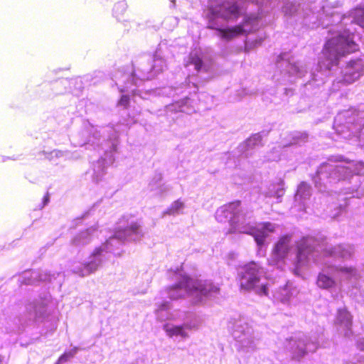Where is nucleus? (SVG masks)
<instances>
[{
	"label": "nucleus",
	"instance_id": "f257e3e1",
	"mask_svg": "<svg viewBox=\"0 0 364 364\" xmlns=\"http://www.w3.org/2000/svg\"><path fill=\"white\" fill-rule=\"evenodd\" d=\"M241 0H225L214 5L210 3L209 5V23L208 28L218 31V36L225 40H230L234 37L245 34L259 28V14H251L246 16L242 25L228 28H222L223 23L220 20L224 21H235L242 13Z\"/></svg>",
	"mask_w": 364,
	"mask_h": 364
},
{
	"label": "nucleus",
	"instance_id": "f03ea898",
	"mask_svg": "<svg viewBox=\"0 0 364 364\" xmlns=\"http://www.w3.org/2000/svg\"><path fill=\"white\" fill-rule=\"evenodd\" d=\"M240 202L237 200L220 207L215 212V219L220 223H230L228 233H244L252 235L262 251L265 239L270 232L274 231L275 225L272 223H264L257 228L252 218V213L243 210Z\"/></svg>",
	"mask_w": 364,
	"mask_h": 364
},
{
	"label": "nucleus",
	"instance_id": "7ed1b4c3",
	"mask_svg": "<svg viewBox=\"0 0 364 364\" xmlns=\"http://www.w3.org/2000/svg\"><path fill=\"white\" fill-rule=\"evenodd\" d=\"M125 227L115 232L104 244L96 248L84 264H74L72 271L80 276L86 277L95 272L107 259V254L112 252L115 248L126 240H136L143 236L142 229L138 223L131 220L127 221Z\"/></svg>",
	"mask_w": 364,
	"mask_h": 364
},
{
	"label": "nucleus",
	"instance_id": "20e7f679",
	"mask_svg": "<svg viewBox=\"0 0 364 364\" xmlns=\"http://www.w3.org/2000/svg\"><path fill=\"white\" fill-rule=\"evenodd\" d=\"M320 252L331 257L348 260L354 254V247L348 244L332 247L327 244L323 237H303L297 244L296 267L300 268L310 262H318L317 256Z\"/></svg>",
	"mask_w": 364,
	"mask_h": 364
},
{
	"label": "nucleus",
	"instance_id": "39448f33",
	"mask_svg": "<svg viewBox=\"0 0 364 364\" xmlns=\"http://www.w3.org/2000/svg\"><path fill=\"white\" fill-rule=\"evenodd\" d=\"M359 277L358 270L355 267L326 263L318 274L316 284L320 289L328 291L334 299H338L343 283L356 281Z\"/></svg>",
	"mask_w": 364,
	"mask_h": 364
},
{
	"label": "nucleus",
	"instance_id": "423d86ee",
	"mask_svg": "<svg viewBox=\"0 0 364 364\" xmlns=\"http://www.w3.org/2000/svg\"><path fill=\"white\" fill-rule=\"evenodd\" d=\"M219 291V287L211 282L193 280L186 275H181L178 283L168 289V296L172 300L189 296L194 304H198L205 298L215 297Z\"/></svg>",
	"mask_w": 364,
	"mask_h": 364
},
{
	"label": "nucleus",
	"instance_id": "0eeeda50",
	"mask_svg": "<svg viewBox=\"0 0 364 364\" xmlns=\"http://www.w3.org/2000/svg\"><path fill=\"white\" fill-rule=\"evenodd\" d=\"M353 173L364 174V164L361 161H348L346 165H336L327 162L320 166L314 181L316 187L323 192L331 184L345 181Z\"/></svg>",
	"mask_w": 364,
	"mask_h": 364
},
{
	"label": "nucleus",
	"instance_id": "6e6552de",
	"mask_svg": "<svg viewBox=\"0 0 364 364\" xmlns=\"http://www.w3.org/2000/svg\"><path fill=\"white\" fill-rule=\"evenodd\" d=\"M105 132H112V134L108 136V139L111 140L110 150L106 151L105 156L99 159L93 164V180L98 182L102 179L106 173L107 168L113 164L114 161L113 152L116 150L117 144L115 142L116 133L112 127L107 128H99L95 127H91L89 133L90 136L87 140L82 143H79L78 146H83L85 144L96 145L100 146L102 144V142L105 141Z\"/></svg>",
	"mask_w": 364,
	"mask_h": 364
},
{
	"label": "nucleus",
	"instance_id": "1a4fd4ad",
	"mask_svg": "<svg viewBox=\"0 0 364 364\" xmlns=\"http://www.w3.org/2000/svg\"><path fill=\"white\" fill-rule=\"evenodd\" d=\"M354 34L349 30H345L336 36L329 39L323 50L324 60L319 63L320 67L331 70L338 64V60L345 54L355 52L358 46L353 41Z\"/></svg>",
	"mask_w": 364,
	"mask_h": 364
},
{
	"label": "nucleus",
	"instance_id": "9d476101",
	"mask_svg": "<svg viewBox=\"0 0 364 364\" xmlns=\"http://www.w3.org/2000/svg\"><path fill=\"white\" fill-rule=\"evenodd\" d=\"M238 275L241 289L252 291L259 296L268 295V283L263 278L264 271L259 264L249 262L241 268Z\"/></svg>",
	"mask_w": 364,
	"mask_h": 364
},
{
	"label": "nucleus",
	"instance_id": "9b49d317",
	"mask_svg": "<svg viewBox=\"0 0 364 364\" xmlns=\"http://www.w3.org/2000/svg\"><path fill=\"white\" fill-rule=\"evenodd\" d=\"M333 127L344 139L357 136L364 127V105L358 110L352 109L338 113Z\"/></svg>",
	"mask_w": 364,
	"mask_h": 364
},
{
	"label": "nucleus",
	"instance_id": "f8f14e48",
	"mask_svg": "<svg viewBox=\"0 0 364 364\" xmlns=\"http://www.w3.org/2000/svg\"><path fill=\"white\" fill-rule=\"evenodd\" d=\"M232 336L235 341V347L238 352L250 353L257 349L259 340L257 334L244 319H239L234 322Z\"/></svg>",
	"mask_w": 364,
	"mask_h": 364
},
{
	"label": "nucleus",
	"instance_id": "ddd939ff",
	"mask_svg": "<svg viewBox=\"0 0 364 364\" xmlns=\"http://www.w3.org/2000/svg\"><path fill=\"white\" fill-rule=\"evenodd\" d=\"M153 62L154 64L152 65L151 68L148 66H141V68H138L137 70H136L132 76H127L126 75L122 73H117L114 76L116 79L118 77L117 75H121L126 78L129 77V80L125 83V85L123 86V87L119 88V91L121 92L130 91L134 95H139V91L135 89H132L131 86H138L141 81L151 79L157 73L163 71L164 69L166 67L164 60L160 57H158L157 55L154 56Z\"/></svg>",
	"mask_w": 364,
	"mask_h": 364
},
{
	"label": "nucleus",
	"instance_id": "4468645a",
	"mask_svg": "<svg viewBox=\"0 0 364 364\" xmlns=\"http://www.w3.org/2000/svg\"><path fill=\"white\" fill-rule=\"evenodd\" d=\"M319 337L299 334L287 340L285 348L292 360H299L308 353H314L319 346Z\"/></svg>",
	"mask_w": 364,
	"mask_h": 364
},
{
	"label": "nucleus",
	"instance_id": "2eb2a0df",
	"mask_svg": "<svg viewBox=\"0 0 364 364\" xmlns=\"http://www.w3.org/2000/svg\"><path fill=\"white\" fill-rule=\"evenodd\" d=\"M284 80L291 77H301L307 72L306 65L288 53L281 55L277 63Z\"/></svg>",
	"mask_w": 364,
	"mask_h": 364
},
{
	"label": "nucleus",
	"instance_id": "dca6fc26",
	"mask_svg": "<svg viewBox=\"0 0 364 364\" xmlns=\"http://www.w3.org/2000/svg\"><path fill=\"white\" fill-rule=\"evenodd\" d=\"M50 295H46L35 299L26 306V311L29 319L35 322H42L50 314Z\"/></svg>",
	"mask_w": 364,
	"mask_h": 364
},
{
	"label": "nucleus",
	"instance_id": "f3484780",
	"mask_svg": "<svg viewBox=\"0 0 364 364\" xmlns=\"http://www.w3.org/2000/svg\"><path fill=\"white\" fill-rule=\"evenodd\" d=\"M364 74V61L358 58L351 60L341 69L338 82L351 84L358 80Z\"/></svg>",
	"mask_w": 364,
	"mask_h": 364
},
{
	"label": "nucleus",
	"instance_id": "a211bd4d",
	"mask_svg": "<svg viewBox=\"0 0 364 364\" xmlns=\"http://www.w3.org/2000/svg\"><path fill=\"white\" fill-rule=\"evenodd\" d=\"M293 244L291 237L284 236L282 237L274 245L272 253L269 259L270 265H277L280 267L284 258L291 250Z\"/></svg>",
	"mask_w": 364,
	"mask_h": 364
},
{
	"label": "nucleus",
	"instance_id": "6ab92c4d",
	"mask_svg": "<svg viewBox=\"0 0 364 364\" xmlns=\"http://www.w3.org/2000/svg\"><path fill=\"white\" fill-rule=\"evenodd\" d=\"M352 318L351 314L345 307L338 309L335 323L337 331L346 338H350L353 335Z\"/></svg>",
	"mask_w": 364,
	"mask_h": 364
},
{
	"label": "nucleus",
	"instance_id": "aec40b11",
	"mask_svg": "<svg viewBox=\"0 0 364 364\" xmlns=\"http://www.w3.org/2000/svg\"><path fill=\"white\" fill-rule=\"evenodd\" d=\"M188 65L194 66L198 72H209L212 68V61L207 56L196 51L192 52L189 55Z\"/></svg>",
	"mask_w": 364,
	"mask_h": 364
},
{
	"label": "nucleus",
	"instance_id": "412c9836",
	"mask_svg": "<svg viewBox=\"0 0 364 364\" xmlns=\"http://www.w3.org/2000/svg\"><path fill=\"white\" fill-rule=\"evenodd\" d=\"M163 330L169 338H181L182 340L188 339L190 336L185 325H175L171 323H166L163 326Z\"/></svg>",
	"mask_w": 364,
	"mask_h": 364
},
{
	"label": "nucleus",
	"instance_id": "4be33fe9",
	"mask_svg": "<svg viewBox=\"0 0 364 364\" xmlns=\"http://www.w3.org/2000/svg\"><path fill=\"white\" fill-rule=\"evenodd\" d=\"M298 292L299 291L293 286L292 283L288 282L284 287L275 291L273 296L276 300L286 303L296 296Z\"/></svg>",
	"mask_w": 364,
	"mask_h": 364
},
{
	"label": "nucleus",
	"instance_id": "5701e85b",
	"mask_svg": "<svg viewBox=\"0 0 364 364\" xmlns=\"http://www.w3.org/2000/svg\"><path fill=\"white\" fill-rule=\"evenodd\" d=\"M170 309V303L164 301L158 306L156 309V318L160 321H176L179 317V312L174 311L169 313L168 311Z\"/></svg>",
	"mask_w": 364,
	"mask_h": 364
},
{
	"label": "nucleus",
	"instance_id": "b1692460",
	"mask_svg": "<svg viewBox=\"0 0 364 364\" xmlns=\"http://www.w3.org/2000/svg\"><path fill=\"white\" fill-rule=\"evenodd\" d=\"M95 229L91 228L82 231L76 235L72 240L73 245L77 247L82 246L88 244L91 239Z\"/></svg>",
	"mask_w": 364,
	"mask_h": 364
},
{
	"label": "nucleus",
	"instance_id": "393cba45",
	"mask_svg": "<svg viewBox=\"0 0 364 364\" xmlns=\"http://www.w3.org/2000/svg\"><path fill=\"white\" fill-rule=\"evenodd\" d=\"M190 99L186 97L181 100L180 102H176L172 105L168 106V109L170 111L181 112L187 114H191L194 112V109L189 105Z\"/></svg>",
	"mask_w": 364,
	"mask_h": 364
},
{
	"label": "nucleus",
	"instance_id": "a878e982",
	"mask_svg": "<svg viewBox=\"0 0 364 364\" xmlns=\"http://www.w3.org/2000/svg\"><path fill=\"white\" fill-rule=\"evenodd\" d=\"M352 21L364 28V4L358 6L349 12Z\"/></svg>",
	"mask_w": 364,
	"mask_h": 364
},
{
	"label": "nucleus",
	"instance_id": "bb28decb",
	"mask_svg": "<svg viewBox=\"0 0 364 364\" xmlns=\"http://www.w3.org/2000/svg\"><path fill=\"white\" fill-rule=\"evenodd\" d=\"M311 196V187L305 182L300 183L297 188L296 193L295 195V200L304 203V201L308 199Z\"/></svg>",
	"mask_w": 364,
	"mask_h": 364
},
{
	"label": "nucleus",
	"instance_id": "cd10ccee",
	"mask_svg": "<svg viewBox=\"0 0 364 364\" xmlns=\"http://www.w3.org/2000/svg\"><path fill=\"white\" fill-rule=\"evenodd\" d=\"M28 273H25V278H26V275ZM31 274V279H29L26 284H32L35 282V281H43L46 282L49 281L50 282L52 280V278L54 277V274L51 275L47 272H32L29 273Z\"/></svg>",
	"mask_w": 364,
	"mask_h": 364
},
{
	"label": "nucleus",
	"instance_id": "c85d7f7f",
	"mask_svg": "<svg viewBox=\"0 0 364 364\" xmlns=\"http://www.w3.org/2000/svg\"><path fill=\"white\" fill-rule=\"evenodd\" d=\"M185 208L184 203L180 200H176L171 203L170 207L164 212L163 215H176L183 213Z\"/></svg>",
	"mask_w": 364,
	"mask_h": 364
},
{
	"label": "nucleus",
	"instance_id": "c756f323",
	"mask_svg": "<svg viewBox=\"0 0 364 364\" xmlns=\"http://www.w3.org/2000/svg\"><path fill=\"white\" fill-rule=\"evenodd\" d=\"M262 141V136L260 134H255L250 136L246 140L245 144L242 145V149H245V151H248L250 149H254L255 146H259Z\"/></svg>",
	"mask_w": 364,
	"mask_h": 364
},
{
	"label": "nucleus",
	"instance_id": "7c9ffc66",
	"mask_svg": "<svg viewBox=\"0 0 364 364\" xmlns=\"http://www.w3.org/2000/svg\"><path fill=\"white\" fill-rule=\"evenodd\" d=\"M284 194V183L281 181L277 185H272L269 188V191L266 196L267 197H276L277 198H281Z\"/></svg>",
	"mask_w": 364,
	"mask_h": 364
},
{
	"label": "nucleus",
	"instance_id": "2f4dec72",
	"mask_svg": "<svg viewBox=\"0 0 364 364\" xmlns=\"http://www.w3.org/2000/svg\"><path fill=\"white\" fill-rule=\"evenodd\" d=\"M43 154L45 155V157L50 160V161H54L55 159H60V158H65L68 156V151H60V150H53L50 152H45L43 151Z\"/></svg>",
	"mask_w": 364,
	"mask_h": 364
},
{
	"label": "nucleus",
	"instance_id": "473e14b6",
	"mask_svg": "<svg viewBox=\"0 0 364 364\" xmlns=\"http://www.w3.org/2000/svg\"><path fill=\"white\" fill-rule=\"evenodd\" d=\"M77 352V348H74L71 349L70 351L65 352L58 358V360L55 364H63V363H66L70 358H73Z\"/></svg>",
	"mask_w": 364,
	"mask_h": 364
},
{
	"label": "nucleus",
	"instance_id": "72a5a7b5",
	"mask_svg": "<svg viewBox=\"0 0 364 364\" xmlns=\"http://www.w3.org/2000/svg\"><path fill=\"white\" fill-rule=\"evenodd\" d=\"M127 4L124 1H119L117 3L113 9V12L116 18H119L127 10Z\"/></svg>",
	"mask_w": 364,
	"mask_h": 364
},
{
	"label": "nucleus",
	"instance_id": "f704fd0d",
	"mask_svg": "<svg viewBox=\"0 0 364 364\" xmlns=\"http://www.w3.org/2000/svg\"><path fill=\"white\" fill-rule=\"evenodd\" d=\"M183 324L185 325L187 331L197 330L200 326V323L196 317L190 319L189 321H185Z\"/></svg>",
	"mask_w": 364,
	"mask_h": 364
},
{
	"label": "nucleus",
	"instance_id": "c9c22d12",
	"mask_svg": "<svg viewBox=\"0 0 364 364\" xmlns=\"http://www.w3.org/2000/svg\"><path fill=\"white\" fill-rule=\"evenodd\" d=\"M297 11V6L292 3L288 2L283 7V11L285 15L291 16L294 15Z\"/></svg>",
	"mask_w": 364,
	"mask_h": 364
},
{
	"label": "nucleus",
	"instance_id": "e433bc0d",
	"mask_svg": "<svg viewBox=\"0 0 364 364\" xmlns=\"http://www.w3.org/2000/svg\"><path fill=\"white\" fill-rule=\"evenodd\" d=\"M178 88H172V87H164L161 91L163 95H166L168 96H172L171 92H176Z\"/></svg>",
	"mask_w": 364,
	"mask_h": 364
},
{
	"label": "nucleus",
	"instance_id": "4c0bfd02",
	"mask_svg": "<svg viewBox=\"0 0 364 364\" xmlns=\"http://www.w3.org/2000/svg\"><path fill=\"white\" fill-rule=\"evenodd\" d=\"M129 96L127 95H124L122 96L120 100L119 101V105L123 107H127L129 103Z\"/></svg>",
	"mask_w": 364,
	"mask_h": 364
},
{
	"label": "nucleus",
	"instance_id": "58836bf2",
	"mask_svg": "<svg viewBox=\"0 0 364 364\" xmlns=\"http://www.w3.org/2000/svg\"><path fill=\"white\" fill-rule=\"evenodd\" d=\"M261 42H262V40L259 39V40H256L255 41H253L252 43H250V41L247 42L246 43V48L247 49H249V48H251L252 47H255V46H257L258 45H260L261 44Z\"/></svg>",
	"mask_w": 364,
	"mask_h": 364
},
{
	"label": "nucleus",
	"instance_id": "ea45409f",
	"mask_svg": "<svg viewBox=\"0 0 364 364\" xmlns=\"http://www.w3.org/2000/svg\"><path fill=\"white\" fill-rule=\"evenodd\" d=\"M344 209H345V206H343L342 205H339L336 209V213H333L331 215V217L333 218H338L341 214V213L344 210Z\"/></svg>",
	"mask_w": 364,
	"mask_h": 364
},
{
	"label": "nucleus",
	"instance_id": "a19ab883",
	"mask_svg": "<svg viewBox=\"0 0 364 364\" xmlns=\"http://www.w3.org/2000/svg\"><path fill=\"white\" fill-rule=\"evenodd\" d=\"M357 347L360 350L364 351V339H360L358 341Z\"/></svg>",
	"mask_w": 364,
	"mask_h": 364
},
{
	"label": "nucleus",
	"instance_id": "79ce46f5",
	"mask_svg": "<svg viewBox=\"0 0 364 364\" xmlns=\"http://www.w3.org/2000/svg\"><path fill=\"white\" fill-rule=\"evenodd\" d=\"M170 190V188L167 186H163L162 187H161V191H168Z\"/></svg>",
	"mask_w": 364,
	"mask_h": 364
},
{
	"label": "nucleus",
	"instance_id": "37998d69",
	"mask_svg": "<svg viewBox=\"0 0 364 364\" xmlns=\"http://www.w3.org/2000/svg\"><path fill=\"white\" fill-rule=\"evenodd\" d=\"M48 201H49V196H45L44 198H43V207L44 205H46L48 203Z\"/></svg>",
	"mask_w": 364,
	"mask_h": 364
},
{
	"label": "nucleus",
	"instance_id": "c03bdc74",
	"mask_svg": "<svg viewBox=\"0 0 364 364\" xmlns=\"http://www.w3.org/2000/svg\"><path fill=\"white\" fill-rule=\"evenodd\" d=\"M300 137L304 141L307 138V134H301L300 135Z\"/></svg>",
	"mask_w": 364,
	"mask_h": 364
},
{
	"label": "nucleus",
	"instance_id": "a18cd8bd",
	"mask_svg": "<svg viewBox=\"0 0 364 364\" xmlns=\"http://www.w3.org/2000/svg\"><path fill=\"white\" fill-rule=\"evenodd\" d=\"M296 139H299V136H296L295 137H294V144H296L297 142L296 141Z\"/></svg>",
	"mask_w": 364,
	"mask_h": 364
},
{
	"label": "nucleus",
	"instance_id": "49530a36",
	"mask_svg": "<svg viewBox=\"0 0 364 364\" xmlns=\"http://www.w3.org/2000/svg\"><path fill=\"white\" fill-rule=\"evenodd\" d=\"M2 360H3V358H2V356L0 355V364L2 363Z\"/></svg>",
	"mask_w": 364,
	"mask_h": 364
},
{
	"label": "nucleus",
	"instance_id": "de8ad7c7",
	"mask_svg": "<svg viewBox=\"0 0 364 364\" xmlns=\"http://www.w3.org/2000/svg\"><path fill=\"white\" fill-rule=\"evenodd\" d=\"M182 85H183V86H186H186H188V83L186 82V84H182Z\"/></svg>",
	"mask_w": 364,
	"mask_h": 364
},
{
	"label": "nucleus",
	"instance_id": "09e8293b",
	"mask_svg": "<svg viewBox=\"0 0 364 364\" xmlns=\"http://www.w3.org/2000/svg\"><path fill=\"white\" fill-rule=\"evenodd\" d=\"M363 292L364 293V291Z\"/></svg>",
	"mask_w": 364,
	"mask_h": 364
}]
</instances>
